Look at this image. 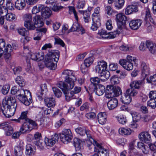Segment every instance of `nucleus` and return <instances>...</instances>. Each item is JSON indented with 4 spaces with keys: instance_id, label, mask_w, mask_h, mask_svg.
<instances>
[{
    "instance_id": "43",
    "label": "nucleus",
    "mask_w": 156,
    "mask_h": 156,
    "mask_svg": "<svg viewBox=\"0 0 156 156\" xmlns=\"http://www.w3.org/2000/svg\"><path fill=\"white\" fill-rule=\"evenodd\" d=\"M82 143V141L79 139L75 138L73 140L74 145L77 150L80 149Z\"/></svg>"
},
{
    "instance_id": "48",
    "label": "nucleus",
    "mask_w": 156,
    "mask_h": 156,
    "mask_svg": "<svg viewBox=\"0 0 156 156\" xmlns=\"http://www.w3.org/2000/svg\"><path fill=\"white\" fill-rule=\"evenodd\" d=\"M18 33L20 35L23 36H26V35H28L29 34L28 31L26 30L25 28H20L18 30Z\"/></svg>"
},
{
    "instance_id": "34",
    "label": "nucleus",
    "mask_w": 156,
    "mask_h": 156,
    "mask_svg": "<svg viewBox=\"0 0 156 156\" xmlns=\"http://www.w3.org/2000/svg\"><path fill=\"white\" fill-rule=\"evenodd\" d=\"M70 30L72 31H77L78 32L81 31L82 34L84 33V30L82 27L77 22H75L73 24Z\"/></svg>"
},
{
    "instance_id": "17",
    "label": "nucleus",
    "mask_w": 156,
    "mask_h": 156,
    "mask_svg": "<svg viewBox=\"0 0 156 156\" xmlns=\"http://www.w3.org/2000/svg\"><path fill=\"white\" fill-rule=\"evenodd\" d=\"M39 9L41 10V15L43 18H48L51 16V12L49 8L41 5H40Z\"/></svg>"
},
{
    "instance_id": "64",
    "label": "nucleus",
    "mask_w": 156,
    "mask_h": 156,
    "mask_svg": "<svg viewBox=\"0 0 156 156\" xmlns=\"http://www.w3.org/2000/svg\"><path fill=\"white\" fill-rule=\"evenodd\" d=\"M149 97L151 99H154L156 98V91H151L149 94Z\"/></svg>"
},
{
    "instance_id": "3",
    "label": "nucleus",
    "mask_w": 156,
    "mask_h": 156,
    "mask_svg": "<svg viewBox=\"0 0 156 156\" xmlns=\"http://www.w3.org/2000/svg\"><path fill=\"white\" fill-rule=\"evenodd\" d=\"M48 58L45 62L46 66L50 69L55 70L57 66L60 53L58 50H51L47 54Z\"/></svg>"
},
{
    "instance_id": "14",
    "label": "nucleus",
    "mask_w": 156,
    "mask_h": 156,
    "mask_svg": "<svg viewBox=\"0 0 156 156\" xmlns=\"http://www.w3.org/2000/svg\"><path fill=\"white\" fill-rule=\"evenodd\" d=\"M12 48L10 44H8L5 46V41L2 39H0V53H3L4 52H12Z\"/></svg>"
},
{
    "instance_id": "55",
    "label": "nucleus",
    "mask_w": 156,
    "mask_h": 156,
    "mask_svg": "<svg viewBox=\"0 0 156 156\" xmlns=\"http://www.w3.org/2000/svg\"><path fill=\"white\" fill-rule=\"evenodd\" d=\"M54 39L55 40V44H59L63 47H64L65 44L61 39L59 38L55 37Z\"/></svg>"
},
{
    "instance_id": "50",
    "label": "nucleus",
    "mask_w": 156,
    "mask_h": 156,
    "mask_svg": "<svg viewBox=\"0 0 156 156\" xmlns=\"http://www.w3.org/2000/svg\"><path fill=\"white\" fill-rule=\"evenodd\" d=\"M5 18L7 20L12 21L15 19V16L14 14L12 13H9L6 15Z\"/></svg>"
},
{
    "instance_id": "62",
    "label": "nucleus",
    "mask_w": 156,
    "mask_h": 156,
    "mask_svg": "<svg viewBox=\"0 0 156 156\" xmlns=\"http://www.w3.org/2000/svg\"><path fill=\"white\" fill-rule=\"evenodd\" d=\"M64 8V7L63 6L56 5L53 6L52 8V9L53 11L56 12Z\"/></svg>"
},
{
    "instance_id": "61",
    "label": "nucleus",
    "mask_w": 156,
    "mask_h": 156,
    "mask_svg": "<svg viewBox=\"0 0 156 156\" xmlns=\"http://www.w3.org/2000/svg\"><path fill=\"white\" fill-rule=\"evenodd\" d=\"M105 11L108 15L110 16L111 15L112 12V10L110 6H106L105 9Z\"/></svg>"
},
{
    "instance_id": "39",
    "label": "nucleus",
    "mask_w": 156,
    "mask_h": 156,
    "mask_svg": "<svg viewBox=\"0 0 156 156\" xmlns=\"http://www.w3.org/2000/svg\"><path fill=\"white\" fill-rule=\"evenodd\" d=\"M79 11L81 14L83 15V19L86 23H88L89 22V19L90 18V13L89 12L87 11H83L79 10Z\"/></svg>"
},
{
    "instance_id": "44",
    "label": "nucleus",
    "mask_w": 156,
    "mask_h": 156,
    "mask_svg": "<svg viewBox=\"0 0 156 156\" xmlns=\"http://www.w3.org/2000/svg\"><path fill=\"white\" fill-rule=\"evenodd\" d=\"M86 130V129L84 127H79L75 129L76 132L82 136L85 135Z\"/></svg>"
},
{
    "instance_id": "16",
    "label": "nucleus",
    "mask_w": 156,
    "mask_h": 156,
    "mask_svg": "<svg viewBox=\"0 0 156 156\" xmlns=\"http://www.w3.org/2000/svg\"><path fill=\"white\" fill-rule=\"evenodd\" d=\"M116 31H115L114 32L107 33L106 30L103 29L99 31L98 34L102 37L104 38H113L116 37L117 34L116 33Z\"/></svg>"
},
{
    "instance_id": "60",
    "label": "nucleus",
    "mask_w": 156,
    "mask_h": 156,
    "mask_svg": "<svg viewBox=\"0 0 156 156\" xmlns=\"http://www.w3.org/2000/svg\"><path fill=\"white\" fill-rule=\"evenodd\" d=\"M69 13L70 14L73 13L76 20L77 21H78V18L77 14L74 8L72 7L69 9Z\"/></svg>"
},
{
    "instance_id": "27",
    "label": "nucleus",
    "mask_w": 156,
    "mask_h": 156,
    "mask_svg": "<svg viewBox=\"0 0 156 156\" xmlns=\"http://www.w3.org/2000/svg\"><path fill=\"white\" fill-rule=\"evenodd\" d=\"M106 89L104 86L102 85H99L94 87V90L96 94L98 96L102 95L105 92H106Z\"/></svg>"
},
{
    "instance_id": "15",
    "label": "nucleus",
    "mask_w": 156,
    "mask_h": 156,
    "mask_svg": "<svg viewBox=\"0 0 156 156\" xmlns=\"http://www.w3.org/2000/svg\"><path fill=\"white\" fill-rule=\"evenodd\" d=\"M85 134L87 137V143L88 144V147L90 146L94 147L98 143L92 137V133L90 130H86Z\"/></svg>"
},
{
    "instance_id": "63",
    "label": "nucleus",
    "mask_w": 156,
    "mask_h": 156,
    "mask_svg": "<svg viewBox=\"0 0 156 156\" xmlns=\"http://www.w3.org/2000/svg\"><path fill=\"white\" fill-rule=\"evenodd\" d=\"M118 66L117 64L111 63L109 65V69L112 71H115L117 69Z\"/></svg>"
},
{
    "instance_id": "53",
    "label": "nucleus",
    "mask_w": 156,
    "mask_h": 156,
    "mask_svg": "<svg viewBox=\"0 0 156 156\" xmlns=\"http://www.w3.org/2000/svg\"><path fill=\"white\" fill-rule=\"evenodd\" d=\"M155 117L154 115H147L144 116V122H147L150 120H153Z\"/></svg>"
},
{
    "instance_id": "22",
    "label": "nucleus",
    "mask_w": 156,
    "mask_h": 156,
    "mask_svg": "<svg viewBox=\"0 0 156 156\" xmlns=\"http://www.w3.org/2000/svg\"><path fill=\"white\" fill-rule=\"evenodd\" d=\"M141 75L144 79H145L149 73V68L145 62H142L141 64Z\"/></svg>"
},
{
    "instance_id": "46",
    "label": "nucleus",
    "mask_w": 156,
    "mask_h": 156,
    "mask_svg": "<svg viewBox=\"0 0 156 156\" xmlns=\"http://www.w3.org/2000/svg\"><path fill=\"white\" fill-rule=\"evenodd\" d=\"M93 61V57L92 56L84 60L83 64L86 65V67H89L92 63Z\"/></svg>"
},
{
    "instance_id": "9",
    "label": "nucleus",
    "mask_w": 156,
    "mask_h": 156,
    "mask_svg": "<svg viewBox=\"0 0 156 156\" xmlns=\"http://www.w3.org/2000/svg\"><path fill=\"white\" fill-rule=\"evenodd\" d=\"M60 139L64 144H67L71 142L73 138V135L71 130L69 129H65L59 135Z\"/></svg>"
},
{
    "instance_id": "42",
    "label": "nucleus",
    "mask_w": 156,
    "mask_h": 156,
    "mask_svg": "<svg viewBox=\"0 0 156 156\" xmlns=\"http://www.w3.org/2000/svg\"><path fill=\"white\" fill-rule=\"evenodd\" d=\"M119 133L122 135H129L131 133V130L129 128H121L119 130Z\"/></svg>"
},
{
    "instance_id": "20",
    "label": "nucleus",
    "mask_w": 156,
    "mask_h": 156,
    "mask_svg": "<svg viewBox=\"0 0 156 156\" xmlns=\"http://www.w3.org/2000/svg\"><path fill=\"white\" fill-rule=\"evenodd\" d=\"M40 89L37 92L36 95L38 99L41 101L43 99V95L44 93H45L48 90L46 84H41L40 86Z\"/></svg>"
},
{
    "instance_id": "19",
    "label": "nucleus",
    "mask_w": 156,
    "mask_h": 156,
    "mask_svg": "<svg viewBox=\"0 0 156 156\" xmlns=\"http://www.w3.org/2000/svg\"><path fill=\"white\" fill-rule=\"evenodd\" d=\"M119 64L124 69L128 71L131 70L133 69V64L131 62L127 61L126 59H120L119 61Z\"/></svg>"
},
{
    "instance_id": "41",
    "label": "nucleus",
    "mask_w": 156,
    "mask_h": 156,
    "mask_svg": "<svg viewBox=\"0 0 156 156\" xmlns=\"http://www.w3.org/2000/svg\"><path fill=\"white\" fill-rule=\"evenodd\" d=\"M16 82L21 87L24 86L25 84L24 80L20 76H17L15 79Z\"/></svg>"
},
{
    "instance_id": "12",
    "label": "nucleus",
    "mask_w": 156,
    "mask_h": 156,
    "mask_svg": "<svg viewBox=\"0 0 156 156\" xmlns=\"http://www.w3.org/2000/svg\"><path fill=\"white\" fill-rule=\"evenodd\" d=\"M94 151L97 152L100 156H108L109 153L107 150L103 148L98 143L95 146H94Z\"/></svg>"
},
{
    "instance_id": "23",
    "label": "nucleus",
    "mask_w": 156,
    "mask_h": 156,
    "mask_svg": "<svg viewBox=\"0 0 156 156\" xmlns=\"http://www.w3.org/2000/svg\"><path fill=\"white\" fill-rule=\"evenodd\" d=\"M142 23V21L140 19L132 20L129 23L130 28L134 30L138 29L141 26Z\"/></svg>"
},
{
    "instance_id": "47",
    "label": "nucleus",
    "mask_w": 156,
    "mask_h": 156,
    "mask_svg": "<svg viewBox=\"0 0 156 156\" xmlns=\"http://www.w3.org/2000/svg\"><path fill=\"white\" fill-rule=\"evenodd\" d=\"M116 118L118 122L122 124H125L127 122L126 117L123 116H116Z\"/></svg>"
},
{
    "instance_id": "13",
    "label": "nucleus",
    "mask_w": 156,
    "mask_h": 156,
    "mask_svg": "<svg viewBox=\"0 0 156 156\" xmlns=\"http://www.w3.org/2000/svg\"><path fill=\"white\" fill-rule=\"evenodd\" d=\"M58 139V135L56 133L52 135L49 138H46L44 142L46 145L52 146L56 143Z\"/></svg>"
},
{
    "instance_id": "35",
    "label": "nucleus",
    "mask_w": 156,
    "mask_h": 156,
    "mask_svg": "<svg viewBox=\"0 0 156 156\" xmlns=\"http://www.w3.org/2000/svg\"><path fill=\"white\" fill-rule=\"evenodd\" d=\"M26 6L25 0H17L15 3V6L17 9L20 10L23 9Z\"/></svg>"
},
{
    "instance_id": "52",
    "label": "nucleus",
    "mask_w": 156,
    "mask_h": 156,
    "mask_svg": "<svg viewBox=\"0 0 156 156\" xmlns=\"http://www.w3.org/2000/svg\"><path fill=\"white\" fill-rule=\"evenodd\" d=\"M10 89V86L9 84H6L3 86L2 88V92L4 94H7Z\"/></svg>"
},
{
    "instance_id": "49",
    "label": "nucleus",
    "mask_w": 156,
    "mask_h": 156,
    "mask_svg": "<svg viewBox=\"0 0 156 156\" xmlns=\"http://www.w3.org/2000/svg\"><path fill=\"white\" fill-rule=\"evenodd\" d=\"M147 105L152 109H154L156 107V102L154 99H151L147 102Z\"/></svg>"
},
{
    "instance_id": "2",
    "label": "nucleus",
    "mask_w": 156,
    "mask_h": 156,
    "mask_svg": "<svg viewBox=\"0 0 156 156\" xmlns=\"http://www.w3.org/2000/svg\"><path fill=\"white\" fill-rule=\"evenodd\" d=\"M2 107L0 108V116L2 114L7 118H10L14 115L17 104L14 98L11 95L6 96L2 101Z\"/></svg>"
},
{
    "instance_id": "32",
    "label": "nucleus",
    "mask_w": 156,
    "mask_h": 156,
    "mask_svg": "<svg viewBox=\"0 0 156 156\" xmlns=\"http://www.w3.org/2000/svg\"><path fill=\"white\" fill-rule=\"evenodd\" d=\"M97 116L98 122L100 124L103 125L105 123L107 120V115L105 113H99Z\"/></svg>"
},
{
    "instance_id": "18",
    "label": "nucleus",
    "mask_w": 156,
    "mask_h": 156,
    "mask_svg": "<svg viewBox=\"0 0 156 156\" xmlns=\"http://www.w3.org/2000/svg\"><path fill=\"white\" fill-rule=\"evenodd\" d=\"M139 138L140 141L146 143H148L151 140L150 134L147 132H143L139 135Z\"/></svg>"
},
{
    "instance_id": "4",
    "label": "nucleus",
    "mask_w": 156,
    "mask_h": 156,
    "mask_svg": "<svg viewBox=\"0 0 156 156\" xmlns=\"http://www.w3.org/2000/svg\"><path fill=\"white\" fill-rule=\"evenodd\" d=\"M16 96L20 101L26 106H29L32 102L31 93L27 90H18Z\"/></svg>"
},
{
    "instance_id": "54",
    "label": "nucleus",
    "mask_w": 156,
    "mask_h": 156,
    "mask_svg": "<svg viewBox=\"0 0 156 156\" xmlns=\"http://www.w3.org/2000/svg\"><path fill=\"white\" fill-rule=\"evenodd\" d=\"M110 81L111 83L113 84H117L119 83L118 77L115 76H113L111 78Z\"/></svg>"
},
{
    "instance_id": "37",
    "label": "nucleus",
    "mask_w": 156,
    "mask_h": 156,
    "mask_svg": "<svg viewBox=\"0 0 156 156\" xmlns=\"http://www.w3.org/2000/svg\"><path fill=\"white\" fill-rule=\"evenodd\" d=\"M23 123L20 129V132L22 133H25L31 129L30 128V125L27 122H23Z\"/></svg>"
},
{
    "instance_id": "45",
    "label": "nucleus",
    "mask_w": 156,
    "mask_h": 156,
    "mask_svg": "<svg viewBox=\"0 0 156 156\" xmlns=\"http://www.w3.org/2000/svg\"><path fill=\"white\" fill-rule=\"evenodd\" d=\"M100 79L98 77H95L91 78L90 79V81L91 82V86H93L94 87V86L98 85V84L100 83Z\"/></svg>"
},
{
    "instance_id": "58",
    "label": "nucleus",
    "mask_w": 156,
    "mask_h": 156,
    "mask_svg": "<svg viewBox=\"0 0 156 156\" xmlns=\"http://www.w3.org/2000/svg\"><path fill=\"white\" fill-rule=\"evenodd\" d=\"M90 106L89 104L88 103H85L83 104L80 108V110L81 111H84V110L87 111Z\"/></svg>"
},
{
    "instance_id": "57",
    "label": "nucleus",
    "mask_w": 156,
    "mask_h": 156,
    "mask_svg": "<svg viewBox=\"0 0 156 156\" xmlns=\"http://www.w3.org/2000/svg\"><path fill=\"white\" fill-rule=\"evenodd\" d=\"M11 1L12 0H8L6 4V6L8 9L13 10L14 9V4L12 3Z\"/></svg>"
},
{
    "instance_id": "6",
    "label": "nucleus",
    "mask_w": 156,
    "mask_h": 156,
    "mask_svg": "<svg viewBox=\"0 0 156 156\" xmlns=\"http://www.w3.org/2000/svg\"><path fill=\"white\" fill-rule=\"evenodd\" d=\"M121 93V88L118 86L109 85L106 87V97L107 98H110L114 96H117Z\"/></svg>"
},
{
    "instance_id": "30",
    "label": "nucleus",
    "mask_w": 156,
    "mask_h": 156,
    "mask_svg": "<svg viewBox=\"0 0 156 156\" xmlns=\"http://www.w3.org/2000/svg\"><path fill=\"white\" fill-rule=\"evenodd\" d=\"M36 152L35 147L31 144H28L26 146L25 154L26 155L32 156L34 155Z\"/></svg>"
},
{
    "instance_id": "25",
    "label": "nucleus",
    "mask_w": 156,
    "mask_h": 156,
    "mask_svg": "<svg viewBox=\"0 0 156 156\" xmlns=\"http://www.w3.org/2000/svg\"><path fill=\"white\" fill-rule=\"evenodd\" d=\"M27 114L28 111L22 112L20 116L17 119H14L13 120L17 122H27L29 120V119L27 117Z\"/></svg>"
},
{
    "instance_id": "11",
    "label": "nucleus",
    "mask_w": 156,
    "mask_h": 156,
    "mask_svg": "<svg viewBox=\"0 0 156 156\" xmlns=\"http://www.w3.org/2000/svg\"><path fill=\"white\" fill-rule=\"evenodd\" d=\"M100 14H94L91 15L92 24L91 27V29L93 31L97 30L98 27L101 25Z\"/></svg>"
},
{
    "instance_id": "21",
    "label": "nucleus",
    "mask_w": 156,
    "mask_h": 156,
    "mask_svg": "<svg viewBox=\"0 0 156 156\" xmlns=\"http://www.w3.org/2000/svg\"><path fill=\"white\" fill-rule=\"evenodd\" d=\"M138 11V4L136 3L128 5L125 9V13L129 15L135 13Z\"/></svg>"
},
{
    "instance_id": "33",
    "label": "nucleus",
    "mask_w": 156,
    "mask_h": 156,
    "mask_svg": "<svg viewBox=\"0 0 156 156\" xmlns=\"http://www.w3.org/2000/svg\"><path fill=\"white\" fill-rule=\"evenodd\" d=\"M143 82V80L137 81L135 80L132 82L130 84V88H132L133 90H135L137 94V91L135 89H138L140 87V86L142 84Z\"/></svg>"
},
{
    "instance_id": "24",
    "label": "nucleus",
    "mask_w": 156,
    "mask_h": 156,
    "mask_svg": "<svg viewBox=\"0 0 156 156\" xmlns=\"http://www.w3.org/2000/svg\"><path fill=\"white\" fill-rule=\"evenodd\" d=\"M33 25L34 26V30L37 27H40L43 26L44 23L39 15H36L33 17Z\"/></svg>"
},
{
    "instance_id": "56",
    "label": "nucleus",
    "mask_w": 156,
    "mask_h": 156,
    "mask_svg": "<svg viewBox=\"0 0 156 156\" xmlns=\"http://www.w3.org/2000/svg\"><path fill=\"white\" fill-rule=\"evenodd\" d=\"M6 129L5 131L6 135L7 136L11 135L13 132V128L10 125Z\"/></svg>"
},
{
    "instance_id": "38",
    "label": "nucleus",
    "mask_w": 156,
    "mask_h": 156,
    "mask_svg": "<svg viewBox=\"0 0 156 156\" xmlns=\"http://www.w3.org/2000/svg\"><path fill=\"white\" fill-rule=\"evenodd\" d=\"M124 2V0H115L114 2V5L116 9H121L123 6Z\"/></svg>"
},
{
    "instance_id": "26",
    "label": "nucleus",
    "mask_w": 156,
    "mask_h": 156,
    "mask_svg": "<svg viewBox=\"0 0 156 156\" xmlns=\"http://www.w3.org/2000/svg\"><path fill=\"white\" fill-rule=\"evenodd\" d=\"M118 104L117 99L114 98L111 99L107 103V106L108 108L110 110H112L116 108Z\"/></svg>"
},
{
    "instance_id": "36",
    "label": "nucleus",
    "mask_w": 156,
    "mask_h": 156,
    "mask_svg": "<svg viewBox=\"0 0 156 156\" xmlns=\"http://www.w3.org/2000/svg\"><path fill=\"white\" fill-rule=\"evenodd\" d=\"M23 146L21 144H19L15 147L14 148V153L16 156H22L23 152Z\"/></svg>"
},
{
    "instance_id": "31",
    "label": "nucleus",
    "mask_w": 156,
    "mask_h": 156,
    "mask_svg": "<svg viewBox=\"0 0 156 156\" xmlns=\"http://www.w3.org/2000/svg\"><path fill=\"white\" fill-rule=\"evenodd\" d=\"M45 105L48 107H53L55 105V101L52 97H45L44 98Z\"/></svg>"
},
{
    "instance_id": "28",
    "label": "nucleus",
    "mask_w": 156,
    "mask_h": 156,
    "mask_svg": "<svg viewBox=\"0 0 156 156\" xmlns=\"http://www.w3.org/2000/svg\"><path fill=\"white\" fill-rule=\"evenodd\" d=\"M146 46L152 54L156 55V45L151 41H147Z\"/></svg>"
},
{
    "instance_id": "40",
    "label": "nucleus",
    "mask_w": 156,
    "mask_h": 156,
    "mask_svg": "<svg viewBox=\"0 0 156 156\" xmlns=\"http://www.w3.org/2000/svg\"><path fill=\"white\" fill-rule=\"evenodd\" d=\"M133 119V122H137L140 119V116L138 113L133 111L130 112Z\"/></svg>"
},
{
    "instance_id": "29",
    "label": "nucleus",
    "mask_w": 156,
    "mask_h": 156,
    "mask_svg": "<svg viewBox=\"0 0 156 156\" xmlns=\"http://www.w3.org/2000/svg\"><path fill=\"white\" fill-rule=\"evenodd\" d=\"M44 57V54L42 52L33 53L30 54L31 58L33 60L37 61H39L43 59Z\"/></svg>"
},
{
    "instance_id": "1",
    "label": "nucleus",
    "mask_w": 156,
    "mask_h": 156,
    "mask_svg": "<svg viewBox=\"0 0 156 156\" xmlns=\"http://www.w3.org/2000/svg\"><path fill=\"white\" fill-rule=\"evenodd\" d=\"M65 76V81L66 83L60 82L58 83L57 86L62 89L67 101H69L72 98L74 95L73 91L69 90L72 89L74 86V82L76 78L72 70L66 69L62 73Z\"/></svg>"
},
{
    "instance_id": "10",
    "label": "nucleus",
    "mask_w": 156,
    "mask_h": 156,
    "mask_svg": "<svg viewBox=\"0 0 156 156\" xmlns=\"http://www.w3.org/2000/svg\"><path fill=\"white\" fill-rule=\"evenodd\" d=\"M23 19L24 21V26L29 30H34L35 27L33 25L34 21L31 14H27L24 15L23 16Z\"/></svg>"
},
{
    "instance_id": "5",
    "label": "nucleus",
    "mask_w": 156,
    "mask_h": 156,
    "mask_svg": "<svg viewBox=\"0 0 156 156\" xmlns=\"http://www.w3.org/2000/svg\"><path fill=\"white\" fill-rule=\"evenodd\" d=\"M107 66L106 62L102 60L98 62L95 68L96 73L100 74L101 76H103L107 80L109 78L110 76L109 72L106 70Z\"/></svg>"
},
{
    "instance_id": "7",
    "label": "nucleus",
    "mask_w": 156,
    "mask_h": 156,
    "mask_svg": "<svg viewBox=\"0 0 156 156\" xmlns=\"http://www.w3.org/2000/svg\"><path fill=\"white\" fill-rule=\"evenodd\" d=\"M116 20L118 26V29L115 31L116 33L118 35L122 32L123 28L125 27L126 18L123 14L119 13L116 15Z\"/></svg>"
},
{
    "instance_id": "51",
    "label": "nucleus",
    "mask_w": 156,
    "mask_h": 156,
    "mask_svg": "<svg viewBox=\"0 0 156 156\" xmlns=\"http://www.w3.org/2000/svg\"><path fill=\"white\" fill-rule=\"evenodd\" d=\"M52 90L56 97L57 98L61 97L62 94V93L56 87H53Z\"/></svg>"
},
{
    "instance_id": "8",
    "label": "nucleus",
    "mask_w": 156,
    "mask_h": 156,
    "mask_svg": "<svg viewBox=\"0 0 156 156\" xmlns=\"http://www.w3.org/2000/svg\"><path fill=\"white\" fill-rule=\"evenodd\" d=\"M137 92L132 88H129L126 90L123 96L121 98V101L123 103L128 104L131 101V97L136 95Z\"/></svg>"
},
{
    "instance_id": "59",
    "label": "nucleus",
    "mask_w": 156,
    "mask_h": 156,
    "mask_svg": "<svg viewBox=\"0 0 156 156\" xmlns=\"http://www.w3.org/2000/svg\"><path fill=\"white\" fill-rule=\"evenodd\" d=\"M24 37L21 40L23 44V45L25 44H26L31 39V38L28 36V35H26L24 36Z\"/></svg>"
}]
</instances>
